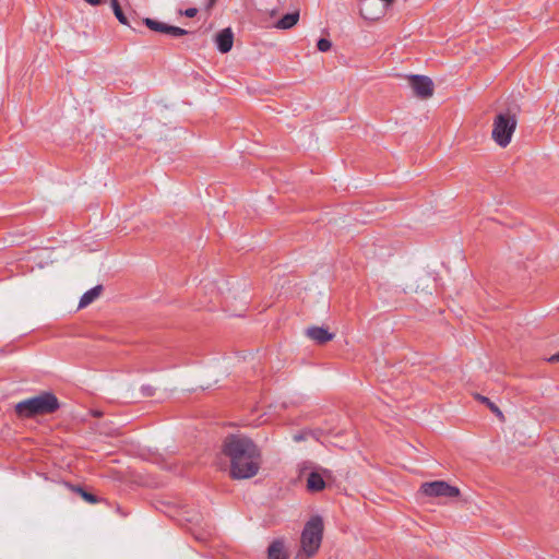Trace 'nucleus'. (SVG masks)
<instances>
[{
	"label": "nucleus",
	"instance_id": "1",
	"mask_svg": "<svg viewBox=\"0 0 559 559\" xmlns=\"http://www.w3.org/2000/svg\"><path fill=\"white\" fill-rule=\"evenodd\" d=\"M222 452L229 460V475L233 479H249L259 473L262 453L251 438L229 435L224 439Z\"/></svg>",
	"mask_w": 559,
	"mask_h": 559
},
{
	"label": "nucleus",
	"instance_id": "2",
	"mask_svg": "<svg viewBox=\"0 0 559 559\" xmlns=\"http://www.w3.org/2000/svg\"><path fill=\"white\" fill-rule=\"evenodd\" d=\"M60 408L58 397L48 391L39 395L19 402L14 409L20 418H34L41 415H50Z\"/></svg>",
	"mask_w": 559,
	"mask_h": 559
},
{
	"label": "nucleus",
	"instance_id": "3",
	"mask_svg": "<svg viewBox=\"0 0 559 559\" xmlns=\"http://www.w3.org/2000/svg\"><path fill=\"white\" fill-rule=\"evenodd\" d=\"M324 524L320 515H313L305 524L301 533V549L309 558L317 554L323 538Z\"/></svg>",
	"mask_w": 559,
	"mask_h": 559
},
{
	"label": "nucleus",
	"instance_id": "4",
	"mask_svg": "<svg viewBox=\"0 0 559 559\" xmlns=\"http://www.w3.org/2000/svg\"><path fill=\"white\" fill-rule=\"evenodd\" d=\"M516 117L510 112H500L495 117L491 136L501 147L510 144L516 128Z\"/></svg>",
	"mask_w": 559,
	"mask_h": 559
},
{
	"label": "nucleus",
	"instance_id": "5",
	"mask_svg": "<svg viewBox=\"0 0 559 559\" xmlns=\"http://www.w3.org/2000/svg\"><path fill=\"white\" fill-rule=\"evenodd\" d=\"M406 79L416 97L427 99L433 95L435 84L429 76L411 74L407 75Z\"/></svg>",
	"mask_w": 559,
	"mask_h": 559
},
{
	"label": "nucleus",
	"instance_id": "6",
	"mask_svg": "<svg viewBox=\"0 0 559 559\" xmlns=\"http://www.w3.org/2000/svg\"><path fill=\"white\" fill-rule=\"evenodd\" d=\"M420 491L428 497H457L460 495V489L457 487L451 486L447 481L436 480L431 483H424L420 486Z\"/></svg>",
	"mask_w": 559,
	"mask_h": 559
},
{
	"label": "nucleus",
	"instance_id": "7",
	"mask_svg": "<svg viewBox=\"0 0 559 559\" xmlns=\"http://www.w3.org/2000/svg\"><path fill=\"white\" fill-rule=\"evenodd\" d=\"M217 49L222 53H227L231 50L234 44V33L230 27L224 28L215 36Z\"/></svg>",
	"mask_w": 559,
	"mask_h": 559
},
{
	"label": "nucleus",
	"instance_id": "8",
	"mask_svg": "<svg viewBox=\"0 0 559 559\" xmlns=\"http://www.w3.org/2000/svg\"><path fill=\"white\" fill-rule=\"evenodd\" d=\"M359 4L360 14L366 20H379L381 15L384 13V7H381L378 10L372 9L373 5H377L376 0H359Z\"/></svg>",
	"mask_w": 559,
	"mask_h": 559
},
{
	"label": "nucleus",
	"instance_id": "9",
	"mask_svg": "<svg viewBox=\"0 0 559 559\" xmlns=\"http://www.w3.org/2000/svg\"><path fill=\"white\" fill-rule=\"evenodd\" d=\"M306 335L319 345H323L334 338V333L323 326H310L306 330Z\"/></svg>",
	"mask_w": 559,
	"mask_h": 559
},
{
	"label": "nucleus",
	"instance_id": "10",
	"mask_svg": "<svg viewBox=\"0 0 559 559\" xmlns=\"http://www.w3.org/2000/svg\"><path fill=\"white\" fill-rule=\"evenodd\" d=\"M63 486L68 488L70 491L78 493L87 503L95 504L100 501V499L96 495L87 491L84 487L80 485H73L71 483L64 481Z\"/></svg>",
	"mask_w": 559,
	"mask_h": 559
},
{
	"label": "nucleus",
	"instance_id": "11",
	"mask_svg": "<svg viewBox=\"0 0 559 559\" xmlns=\"http://www.w3.org/2000/svg\"><path fill=\"white\" fill-rule=\"evenodd\" d=\"M269 559H288V554L285 550L284 543L282 540H274L267 548Z\"/></svg>",
	"mask_w": 559,
	"mask_h": 559
},
{
	"label": "nucleus",
	"instance_id": "12",
	"mask_svg": "<svg viewBox=\"0 0 559 559\" xmlns=\"http://www.w3.org/2000/svg\"><path fill=\"white\" fill-rule=\"evenodd\" d=\"M103 285H96L93 288L85 292L79 302V308H85L90 304H92L95 299H97L103 293Z\"/></svg>",
	"mask_w": 559,
	"mask_h": 559
},
{
	"label": "nucleus",
	"instance_id": "13",
	"mask_svg": "<svg viewBox=\"0 0 559 559\" xmlns=\"http://www.w3.org/2000/svg\"><path fill=\"white\" fill-rule=\"evenodd\" d=\"M299 16L300 14L298 10L287 13L276 22L275 27L280 29H289L298 23Z\"/></svg>",
	"mask_w": 559,
	"mask_h": 559
},
{
	"label": "nucleus",
	"instance_id": "14",
	"mask_svg": "<svg viewBox=\"0 0 559 559\" xmlns=\"http://www.w3.org/2000/svg\"><path fill=\"white\" fill-rule=\"evenodd\" d=\"M307 488L313 492L321 491L325 488V481L319 473L311 472L307 479Z\"/></svg>",
	"mask_w": 559,
	"mask_h": 559
},
{
	"label": "nucleus",
	"instance_id": "15",
	"mask_svg": "<svg viewBox=\"0 0 559 559\" xmlns=\"http://www.w3.org/2000/svg\"><path fill=\"white\" fill-rule=\"evenodd\" d=\"M143 23L151 29V31H154V32H157V33H164L166 32V27L168 24L166 23H163V22H159V21H156V20H153V19H150V17H145L143 20Z\"/></svg>",
	"mask_w": 559,
	"mask_h": 559
},
{
	"label": "nucleus",
	"instance_id": "16",
	"mask_svg": "<svg viewBox=\"0 0 559 559\" xmlns=\"http://www.w3.org/2000/svg\"><path fill=\"white\" fill-rule=\"evenodd\" d=\"M476 399L478 401H480L481 403L486 404L489 409L500 419V420H504V416L502 414V412L500 411V408L495 404L492 403L488 397L486 396H483V395H479L477 394L476 395Z\"/></svg>",
	"mask_w": 559,
	"mask_h": 559
},
{
	"label": "nucleus",
	"instance_id": "17",
	"mask_svg": "<svg viewBox=\"0 0 559 559\" xmlns=\"http://www.w3.org/2000/svg\"><path fill=\"white\" fill-rule=\"evenodd\" d=\"M110 4L117 20L123 25H129V21L121 9L119 1L110 0Z\"/></svg>",
	"mask_w": 559,
	"mask_h": 559
},
{
	"label": "nucleus",
	"instance_id": "18",
	"mask_svg": "<svg viewBox=\"0 0 559 559\" xmlns=\"http://www.w3.org/2000/svg\"><path fill=\"white\" fill-rule=\"evenodd\" d=\"M189 32L185 28L167 25L165 34L170 35L173 37H180L187 35Z\"/></svg>",
	"mask_w": 559,
	"mask_h": 559
},
{
	"label": "nucleus",
	"instance_id": "19",
	"mask_svg": "<svg viewBox=\"0 0 559 559\" xmlns=\"http://www.w3.org/2000/svg\"><path fill=\"white\" fill-rule=\"evenodd\" d=\"M317 47L320 51L326 52L331 49L332 43L326 38H320L317 43Z\"/></svg>",
	"mask_w": 559,
	"mask_h": 559
},
{
	"label": "nucleus",
	"instance_id": "20",
	"mask_svg": "<svg viewBox=\"0 0 559 559\" xmlns=\"http://www.w3.org/2000/svg\"><path fill=\"white\" fill-rule=\"evenodd\" d=\"M141 392H142L143 396L151 397L155 393V388L150 384L142 385Z\"/></svg>",
	"mask_w": 559,
	"mask_h": 559
},
{
	"label": "nucleus",
	"instance_id": "21",
	"mask_svg": "<svg viewBox=\"0 0 559 559\" xmlns=\"http://www.w3.org/2000/svg\"><path fill=\"white\" fill-rule=\"evenodd\" d=\"M198 13V9L195 8H189V9H186L183 12H181V14H183L185 16L187 17H194Z\"/></svg>",
	"mask_w": 559,
	"mask_h": 559
},
{
	"label": "nucleus",
	"instance_id": "22",
	"mask_svg": "<svg viewBox=\"0 0 559 559\" xmlns=\"http://www.w3.org/2000/svg\"><path fill=\"white\" fill-rule=\"evenodd\" d=\"M306 438H307V432L296 433L293 437L294 441H296V442H300L302 440H306Z\"/></svg>",
	"mask_w": 559,
	"mask_h": 559
},
{
	"label": "nucleus",
	"instance_id": "23",
	"mask_svg": "<svg viewBox=\"0 0 559 559\" xmlns=\"http://www.w3.org/2000/svg\"><path fill=\"white\" fill-rule=\"evenodd\" d=\"M548 361H549L550 364H556V362H558V361H559V353H557V354H555V355L550 356V357L548 358Z\"/></svg>",
	"mask_w": 559,
	"mask_h": 559
},
{
	"label": "nucleus",
	"instance_id": "24",
	"mask_svg": "<svg viewBox=\"0 0 559 559\" xmlns=\"http://www.w3.org/2000/svg\"><path fill=\"white\" fill-rule=\"evenodd\" d=\"M217 0H209L206 4V10L210 11L216 3Z\"/></svg>",
	"mask_w": 559,
	"mask_h": 559
},
{
	"label": "nucleus",
	"instance_id": "25",
	"mask_svg": "<svg viewBox=\"0 0 559 559\" xmlns=\"http://www.w3.org/2000/svg\"><path fill=\"white\" fill-rule=\"evenodd\" d=\"M91 5H98L103 0H85Z\"/></svg>",
	"mask_w": 559,
	"mask_h": 559
},
{
	"label": "nucleus",
	"instance_id": "26",
	"mask_svg": "<svg viewBox=\"0 0 559 559\" xmlns=\"http://www.w3.org/2000/svg\"><path fill=\"white\" fill-rule=\"evenodd\" d=\"M384 2V4L382 7H384V9L389 5L392 4L393 0H382Z\"/></svg>",
	"mask_w": 559,
	"mask_h": 559
}]
</instances>
